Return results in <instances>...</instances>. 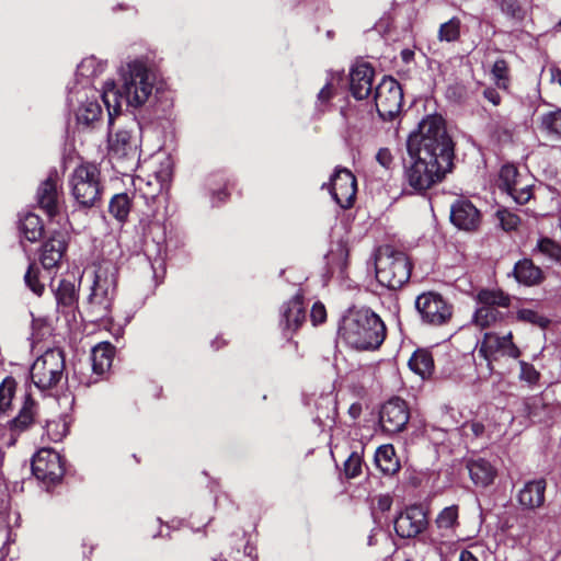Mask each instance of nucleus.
I'll use <instances>...</instances> for the list:
<instances>
[{"label": "nucleus", "instance_id": "36", "mask_svg": "<svg viewBox=\"0 0 561 561\" xmlns=\"http://www.w3.org/2000/svg\"><path fill=\"white\" fill-rule=\"evenodd\" d=\"M55 298L59 306L70 307L76 302L77 289L73 282L61 279L55 289Z\"/></svg>", "mask_w": 561, "mask_h": 561}, {"label": "nucleus", "instance_id": "3", "mask_svg": "<svg viewBox=\"0 0 561 561\" xmlns=\"http://www.w3.org/2000/svg\"><path fill=\"white\" fill-rule=\"evenodd\" d=\"M386 335L383 321L369 308L350 309L339 327L340 340L358 351L378 350Z\"/></svg>", "mask_w": 561, "mask_h": 561}, {"label": "nucleus", "instance_id": "44", "mask_svg": "<svg viewBox=\"0 0 561 561\" xmlns=\"http://www.w3.org/2000/svg\"><path fill=\"white\" fill-rule=\"evenodd\" d=\"M39 271L35 264H31L24 275L26 286L37 296L44 291V285L39 282Z\"/></svg>", "mask_w": 561, "mask_h": 561}, {"label": "nucleus", "instance_id": "26", "mask_svg": "<svg viewBox=\"0 0 561 561\" xmlns=\"http://www.w3.org/2000/svg\"><path fill=\"white\" fill-rule=\"evenodd\" d=\"M435 527L438 530L440 541L445 542L453 539L459 527V508L457 505H450L443 508L436 519Z\"/></svg>", "mask_w": 561, "mask_h": 561}, {"label": "nucleus", "instance_id": "55", "mask_svg": "<svg viewBox=\"0 0 561 561\" xmlns=\"http://www.w3.org/2000/svg\"><path fill=\"white\" fill-rule=\"evenodd\" d=\"M228 197V193L225 188L222 190H219L217 192L213 191V204L216 205V199H218V202H224L226 201Z\"/></svg>", "mask_w": 561, "mask_h": 561}, {"label": "nucleus", "instance_id": "37", "mask_svg": "<svg viewBox=\"0 0 561 561\" xmlns=\"http://www.w3.org/2000/svg\"><path fill=\"white\" fill-rule=\"evenodd\" d=\"M515 318L519 322L529 323L540 329H546L550 324V320L533 308H518Z\"/></svg>", "mask_w": 561, "mask_h": 561}, {"label": "nucleus", "instance_id": "46", "mask_svg": "<svg viewBox=\"0 0 561 561\" xmlns=\"http://www.w3.org/2000/svg\"><path fill=\"white\" fill-rule=\"evenodd\" d=\"M519 367H520V373H519L520 380H523L531 386L536 385L539 381L540 374L534 367V365H531L527 362L520 360Z\"/></svg>", "mask_w": 561, "mask_h": 561}, {"label": "nucleus", "instance_id": "57", "mask_svg": "<svg viewBox=\"0 0 561 561\" xmlns=\"http://www.w3.org/2000/svg\"><path fill=\"white\" fill-rule=\"evenodd\" d=\"M360 405L359 404H353L351 408H350V413L351 415L355 419L357 417L359 414H360Z\"/></svg>", "mask_w": 561, "mask_h": 561}, {"label": "nucleus", "instance_id": "29", "mask_svg": "<svg viewBox=\"0 0 561 561\" xmlns=\"http://www.w3.org/2000/svg\"><path fill=\"white\" fill-rule=\"evenodd\" d=\"M114 346L108 342H103L94 346L91 351L92 371L98 377H102L112 366L114 358Z\"/></svg>", "mask_w": 561, "mask_h": 561}, {"label": "nucleus", "instance_id": "15", "mask_svg": "<svg viewBox=\"0 0 561 561\" xmlns=\"http://www.w3.org/2000/svg\"><path fill=\"white\" fill-rule=\"evenodd\" d=\"M409 420L408 403L399 397H393L385 402L379 412L381 430L391 435L404 431Z\"/></svg>", "mask_w": 561, "mask_h": 561}, {"label": "nucleus", "instance_id": "8", "mask_svg": "<svg viewBox=\"0 0 561 561\" xmlns=\"http://www.w3.org/2000/svg\"><path fill=\"white\" fill-rule=\"evenodd\" d=\"M65 356L59 348L47 350L36 358L31 367V379L41 390H47L58 385L64 377Z\"/></svg>", "mask_w": 561, "mask_h": 561}, {"label": "nucleus", "instance_id": "21", "mask_svg": "<svg viewBox=\"0 0 561 561\" xmlns=\"http://www.w3.org/2000/svg\"><path fill=\"white\" fill-rule=\"evenodd\" d=\"M480 211L467 199L456 201L450 208V221L459 229L476 230L480 225Z\"/></svg>", "mask_w": 561, "mask_h": 561}, {"label": "nucleus", "instance_id": "25", "mask_svg": "<svg viewBox=\"0 0 561 561\" xmlns=\"http://www.w3.org/2000/svg\"><path fill=\"white\" fill-rule=\"evenodd\" d=\"M36 411V402L26 393L18 415L8 423L12 443L18 435L27 431L34 424Z\"/></svg>", "mask_w": 561, "mask_h": 561}, {"label": "nucleus", "instance_id": "51", "mask_svg": "<svg viewBox=\"0 0 561 561\" xmlns=\"http://www.w3.org/2000/svg\"><path fill=\"white\" fill-rule=\"evenodd\" d=\"M46 431L49 438L54 442L61 440L62 437L66 435V424L60 422H47L46 424Z\"/></svg>", "mask_w": 561, "mask_h": 561}, {"label": "nucleus", "instance_id": "17", "mask_svg": "<svg viewBox=\"0 0 561 561\" xmlns=\"http://www.w3.org/2000/svg\"><path fill=\"white\" fill-rule=\"evenodd\" d=\"M170 180L171 170L169 162H167L164 167H161L160 170L154 171L147 178L137 176L134 179L133 184L136 194L149 205L168 187Z\"/></svg>", "mask_w": 561, "mask_h": 561}, {"label": "nucleus", "instance_id": "27", "mask_svg": "<svg viewBox=\"0 0 561 561\" xmlns=\"http://www.w3.org/2000/svg\"><path fill=\"white\" fill-rule=\"evenodd\" d=\"M513 275L519 284L525 286H536L545 279L542 270L535 265L530 259H522L516 262Z\"/></svg>", "mask_w": 561, "mask_h": 561}, {"label": "nucleus", "instance_id": "34", "mask_svg": "<svg viewBox=\"0 0 561 561\" xmlns=\"http://www.w3.org/2000/svg\"><path fill=\"white\" fill-rule=\"evenodd\" d=\"M533 254L541 255L554 263H561V244L548 237H541L538 239Z\"/></svg>", "mask_w": 561, "mask_h": 561}, {"label": "nucleus", "instance_id": "39", "mask_svg": "<svg viewBox=\"0 0 561 561\" xmlns=\"http://www.w3.org/2000/svg\"><path fill=\"white\" fill-rule=\"evenodd\" d=\"M540 125L545 133L561 138V108L542 114Z\"/></svg>", "mask_w": 561, "mask_h": 561}, {"label": "nucleus", "instance_id": "40", "mask_svg": "<svg viewBox=\"0 0 561 561\" xmlns=\"http://www.w3.org/2000/svg\"><path fill=\"white\" fill-rule=\"evenodd\" d=\"M500 187L506 193L514 191V186L520 182L517 168L513 164H504L500 170Z\"/></svg>", "mask_w": 561, "mask_h": 561}, {"label": "nucleus", "instance_id": "30", "mask_svg": "<svg viewBox=\"0 0 561 561\" xmlns=\"http://www.w3.org/2000/svg\"><path fill=\"white\" fill-rule=\"evenodd\" d=\"M467 468L472 482L478 486L485 488L490 485L496 477L495 468L483 458L469 460Z\"/></svg>", "mask_w": 561, "mask_h": 561}, {"label": "nucleus", "instance_id": "23", "mask_svg": "<svg viewBox=\"0 0 561 561\" xmlns=\"http://www.w3.org/2000/svg\"><path fill=\"white\" fill-rule=\"evenodd\" d=\"M375 70L368 64H358L350 72V90L356 100H364L373 91Z\"/></svg>", "mask_w": 561, "mask_h": 561}, {"label": "nucleus", "instance_id": "33", "mask_svg": "<svg viewBox=\"0 0 561 561\" xmlns=\"http://www.w3.org/2000/svg\"><path fill=\"white\" fill-rule=\"evenodd\" d=\"M409 367L422 378L431 376L434 370L432 354L426 350L415 351L409 359Z\"/></svg>", "mask_w": 561, "mask_h": 561}, {"label": "nucleus", "instance_id": "32", "mask_svg": "<svg viewBox=\"0 0 561 561\" xmlns=\"http://www.w3.org/2000/svg\"><path fill=\"white\" fill-rule=\"evenodd\" d=\"M375 462L377 467L386 474H393L400 468L394 448L390 444L382 445L377 448L375 453Z\"/></svg>", "mask_w": 561, "mask_h": 561}, {"label": "nucleus", "instance_id": "31", "mask_svg": "<svg viewBox=\"0 0 561 561\" xmlns=\"http://www.w3.org/2000/svg\"><path fill=\"white\" fill-rule=\"evenodd\" d=\"M21 236L30 242L37 241L44 232V226L39 216L27 213L19 220Z\"/></svg>", "mask_w": 561, "mask_h": 561}, {"label": "nucleus", "instance_id": "19", "mask_svg": "<svg viewBox=\"0 0 561 561\" xmlns=\"http://www.w3.org/2000/svg\"><path fill=\"white\" fill-rule=\"evenodd\" d=\"M306 320V308L304 296L297 293L290 300L285 302L280 309V327L284 333H294Z\"/></svg>", "mask_w": 561, "mask_h": 561}, {"label": "nucleus", "instance_id": "59", "mask_svg": "<svg viewBox=\"0 0 561 561\" xmlns=\"http://www.w3.org/2000/svg\"><path fill=\"white\" fill-rule=\"evenodd\" d=\"M154 263H158L160 267L163 265V261H162V260H158V259H156V260H154Z\"/></svg>", "mask_w": 561, "mask_h": 561}, {"label": "nucleus", "instance_id": "52", "mask_svg": "<svg viewBox=\"0 0 561 561\" xmlns=\"http://www.w3.org/2000/svg\"><path fill=\"white\" fill-rule=\"evenodd\" d=\"M376 161L386 170H391L394 158L388 148H380L376 154Z\"/></svg>", "mask_w": 561, "mask_h": 561}, {"label": "nucleus", "instance_id": "35", "mask_svg": "<svg viewBox=\"0 0 561 561\" xmlns=\"http://www.w3.org/2000/svg\"><path fill=\"white\" fill-rule=\"evenodd\" d=\"M131 208V201L127 193L115 194L108 204L110 214L121 224L127 221Z\"/></svg>", "mask_w": 561, "mask_h": 561}, {"label": "nucleus", "instance_id": "58", "mask_svg": "<svg viewBox=\"0 0 561 561\" xmlns=\"http://www.w3.org/2000/svg\"><path fill=\"white\" fill-rule=\"evenodd\" d=\"M471 430L478 436V435H480L483 432L484 427L480 423H473L471 425Z\"/></svg>", "mask_w": 561, "mask_h": 561}, {"label": "nucleus", "instance_id": "48", "mask_svg": "<svg viewBox=\"0 0 561 561\" xmlns=\"http://www.w3.org/2000/svg\"><path fill=\"white\" fill-rule=\"evenodd\" d=\"M362 471V458L353 453L344 462V472L347 478H355Z\"/></svg>", "mask_w": 561, "mask_h": 561}, {"label": "nucleus", "instance_id": "41", "mask_svg": "<svg viewBox=\"0 0 561 561\" xmlns=\"http://www.w3.org/2000/svg\"><path fill=\"white\" fill-rule=\"evenodd\" d=\"M16 381L13 377H7L0 383V412H7L15 393Z\"/></svg>", "mask_w": 561, "mask_h": 561}, {"label": "nucleus", "instance_id": "61", "mask_svg": "<svg viewBox=\"0 0 561 561\" xmlns=\"http://www.w3.org/2000/svg\"><path fill=\"white\" fill-rule=\"evenodd\" d=\"M217 343H218V339H216L215 341H213V345H214V346H216V348H219L220 346H219V345H217Z\"/></svg>", "mask_w": 561, "mask_h": 561}, {"label": "nucleus", "instance_id": "16", "mask_svg": "<svg viewBox=\"0 0 561 561\" xmlns=\"http://www.w3.org/2000/svg\"><path fill=\"white\" fill-rule=\"evenodd\" d=\"M356 179L345 168H336L330 179L329 191L334 202L342 208H350L356 195Z\"/></svg>", "mask_w": 561, "mask_h": 561}, {"label": "nucleus", "instance_id": "28", "mask_svg": "<svg viewBox=\"0 0 561 561\" xmlns=\"http://www.w3.org/2000/svg\"><path fill=\"white\" fill-rule=\"evenodd\" d=\"M106 61L98 59L94 56L87 57L77 67V83L78 87H92L91 79L101 76L106 69Z\"/></svg>", "mask_w": 561, "mask_h": 561}, {"label": "nucleus", "instance_id": "50", "mask_svg": "<svg viewBox=\"0 0 561 561\" xmlns=\"http://www.w3.org/2000/svg\"><path fill=\"white\" fill-rule=\"evenodd\" d=\"M502 13L510 18H519L522 15V8L518 0H496Z\"/></svg>", "mask_w": 561, "mask_h": 561}, {"label": "nucleus", "instance_id": "47", "mask_svg": "<svg viewBox=\"0 0 561 561\" xmlns=\"http://www.w3.org/2000/svg\"><path fill=\"white\" fill-rule=\"evenodd\" d=\"M334 96L333 87L328 82L318 93L317 96V110L319 112H325L329 107L330 101Z\"/></svg>", "mask_w": 561, "mask_h": 561}, {"label": "nucleus", "instance_id": "42", "mask_svg": "<svg viewBox=\"0 0 561 561\" xmlns=\"http://www.w3.org/2000/svg\"><path fill=\"white\" fill-rule=\"evenodd\" d=\"M460 25L461 22L458 18H451L440 25L438 38L448 43L457 41L460 36Z\"/></svg>", "mask_w": 561, "mask_h": 561}, {"label": "nucleus", "instance_id": "9", "mask_svg": "<svg viewBox=\"0 0 561 561\" xmlns=\"http://www.w3.org/2000/svg\"><path fill=\"white\" fill-rule=\"evenodd\" d=\"M99 96L102 98V93L100 94L93 87L73 85L69 88L68 103L73 107L79 125L89 127L100 119L102 107Z\"/></svg>", "mask_w": 561, "mask_h": 561}, {"label": "nucleus", "instance_id": "49", "mask_svg": "<svg viewBox=\"0 0 561 561\" xmlns=\"http://www.w3.org/2000/svg\"><path fill=\"white\" fill-rule=\"evenodd\" d=\"M514 191L511 190L507 192V194L510 196H512V198L519 205H524L526 204L530 198H531V186L526 184V185H520L517 184L516 186H514Z\"/></svg>", "mask_w": 561, "mask_h": 561}, {"label": "nucleus", "instance_id": "45", "mask_svg": "<svg viewBox=\"0 0 561 561\" xmlns=\"http://www.w3.org/2000/svg\"><path fill=\"white\" fill-rule=\"evenodd\" d=\"M496 217L500 221L501 227L505 231L515 230L520 224L519 217L505 208L499 209L496 211Z\"/></svg>", "mask_w": 561, "mask_h": 561}, {"label": "nucleus", "instance_id": "12", "mask_svg": "<svg viewBox=\"0 0 561 561\" xmlns=\"http://www.w3.org/2000/svg\"><path fill=\"white\" fill-rule=\"evenodd\" d=\"M520 354V350L513 342L512 332H508L505 335H499L494 332H485L478 348V355L486 360L488 375L492 374V363L496 359L497 355L516 359Z\"/></svg>", "mask_w": 561, "mask_h": 561}, {"label": "nucleus", "instance_id": "24", "mask_svg": "<svg viewBox=\"0 0 561 561\" xmlns=\"http://www.w3.org/2000/svg\"><path fill=\"white\" fill-rule=\"evenodd\" d=\"M546 489L547 482L543 478L525 482L517 493L518 504L529 511L540 508L545 504Z\"/></svg>", "mask_w": 561, "mask_h": 561}, {"label": "nucleus", "instance_id": "18", "mask_svg": "<svg viewBox=\"0 0 561 561\" xmlns=\"http://www.w3.org/2000/svg\"><path fill=\"white\" fill-rule=\"evenodd\" d=\"M428 525L427 514L421 505H411L394 519V530L401 538H414Z\"/></svg>", "mask_w": 561, "mask_h": 561}, {"label": "nucleus", "instance_id": "10", "mask_svg": "<svg viewBox=\"0 0 561 561\" xmlns=\"http://www.w3.org/2000/svg\"><path fill=\"white\" fill-rule=\"evenodd\" d=\"M479 307L476 309L472 321L481 329L489 328L504 319V313L497 307L507 308L511 298L501 289H481L476 296Z\"/></svg>", "mask_w": 561, "mask_h": 561}, {"label": "nucleus", "instance_id": "56", "mask_svg": "<svg viewBox=\"0 0 561 561\" xmlns=\"http://www.w3.org/2000/svg\"><path fill=\"white\" fill-rule=\"evenodd\" d=\"M459 561H479V560L471 551L465 549L459 554Z\"/></svg>", "mask_w": 561, "mask_h": 561}, {"label": "nucleus", "instance_id": "22", "mask_svg": "<svg viewBox=\"0 0 561 561\" xmlns=\"http://www.w3.org/2000/svg\"><path fill=\"white\" fill-rule=\"evenodd\" d=\"M38 206L48 217L58 214V173L51 171L47 179L43 181L36 193Z\"/></svg>", "mask_w": 561, "mask_h": 561}, {"label": "nucleus", "instance_id": "6", "mask_svg": "<svg viewBox=\"0 0 561 561\" xmlns=\"http://www.w3.org/2000/svg\"><path fill=\"white\" fill-rule=\"evenodd\" d=\"M412 264L408 255L391 245L381 247L376 255V278L388 289L401 288L411 276Z\"/></svg>", "mask_w": 561, "mask_h": 561}, {"label": "nucleus", "instance_id": "2", "mask_svg": "<svg viewBox=\"0 0 561 561\" xmlns=\"http://www.w3.org/2000/svg\"><path fill=\"white\" fill-rule=\"evenodd\" d=\"M117 73L118 87L114 81H108L102 91L110 128L114 126V116L121 113L123 102L127 107H141L150 100L157 85L154 65L147 56L126 58L118 67Z\"/></svg>", "mask_w": 561, "mask_h": 561}, {"label": "nucleus", "instance_id": "11", "mask_svg": "<svg viewBox=\"0 0 561 561\" xmlns=\"http://www.w3.org/2000/svg\"><path fill=\"white\" fill-rule=\"evenodd\" d=\"M376 110L383 121H392L401 111L403 91L400 83L391 78L383 77L375 89Z\"/></svg>", "mask_w": 561, "mask_h": 561}, {"label": "nucleus", "instance_id": "43", "mask_svg": "<svg viewBox=\"0 0 561 561\" xmlns=\"http://www.w3.org/2000/svg\"><path fill=\"white\" fill-rule=\"evenodd\" d=\"M491 73L499 88L506 89L508 84V65L505 59H496Z\"/></svg>", "mask_w": 561, "mask_h": 561}, {"label": "nucleus", "instance_id": "4", "mask_svg": "<svg viewBox=\"0 0 561 561\" xmlns=\"http://www.w3.org/2000/svg\"><path fill=\"white\" fill-rule=\"evenodd\" d=\"M141 127L134 119L108 133V156L114 168L122 175L131 174L140 161Z\"/></svg>", "mask_w": 561, "mask_h": 561}, {"label": "nucleus", "instance_id": "54", "mask_svg": "<svg viewBox=\"0 0 561 561\" xmlns=\"http://www.w3.org/2000/svg\"><path fill=\"white\" fill-rule=\"evenodd\" d=\"M483 96L491 102L493 105H499L501 103V95L500 93L493 89L488 88L483 91Z\"/></svg>", "mask_w": 561, "mask_h": 561}, {"label": "nucleus", "instance_id": "1", "mask_svg": "<svg viewBox=\"0 0 561 561\" xmlns=\"http://www.w3.org/2000/svg\"><path fill=\"white\" fill-rule=\"evenodd\" d=\"M411 163L404 168L409 193H424L453 169L454 142L440 115H427L407 141Z\"/></svg>", "mask_w": 561, "mask_h": 561}, {"label": "nucleus", "instance_id": "20", "mask_svg": "<svg viewBox=\"0 0 561 561\" xmlns=\"http://www.w3.org/2000/svg\"><path fill=\"white\" fill-rule=\"evenodd\" d=\"M67 250V238L62 232H54L42 245L39 261L44 270L50 273L61 261Z\"/></svg>", "mask_w": 561, "mask_h": 561}, {"label": "nucleus", "instance_id": "7", "mask_svg": "<svg viewBox=\"0 0 561 561\" xmlns=\"http://www.w3.org/2000/svg\"><path fill=\"white\" fill-rule=\"evenodd\" d=\"M70 186L73 198L81 207L95 206L102 194L100 170L95 164H80L71 174Z\"/></svg>", "mask_w": 561, "mask_h": 561}, {"label": "nucleus", "instance_id": "5", "mask_svg": "<svg viewBox=\"0 0 561 561\" xmlns=\"http://www.w3.org/2000/svg\"><path fill=\"white\" fill-rule=\"evenodd\" d=\"M117 287V267L112 262L100 263L94 271L87 302L90 321L111 320Z\"/></svg>", "mask_w": 561, "mask_h": 561}, {"label": "nucleus", "instance_id": "53", "mask_svg": "<svg viewBox=\"0 0 561 561\" xmlns=\"http://www.w3.org/2000/svg\"><path fill=\"white\" fill-rule=\"evenodd\" d=\"M310 318L314 325L323 323L327 319L325 307L321 302L313 304Z\"/></svg>", "mask_w": 561, "mask_h": 561}, {"label": "nucleus", "instance_id": "38", "mask_svg": "<svg viewBox=\"0 0 561 561\" xmlns=\"http://www.w3.org/2000/svg\"><path fill=\"white\" fill-rule=\"evenodd\" d=\"M488 131L496 140H502L511 136V124L505 116L492 115L489 123L486 124Z\"/></svg>", "mask_w": 561, "mask_h": 561}, {"label": "nucleus", "instance_id": "60", "mask_svg": "<svg viewBox=\"0 0 561 561\" xmlns=\"http://www.w3.org/2000/svg\"><path fill=\"white\" fill-rule=\"evenodd\" d=\"M412 53H407V51H403V59L407 60V57H409V55H411Z\"/></svg>", "mask_w": 561, "mask_h": 561}, {"label": "nucleus", "instance_id": "13", "mask_svg": "<svg viewBox=\"0 0 561 561\" xmlns=\"http://www.w3.org/2000/svg\"><path fill=\"white\" fill-rule=\"evenodd\" d=\"M415 308L424 323L435 327L446 324L453 316V305L434 291L417 296Z\"/></svg>", "mask_w": 561, "mask_h": 561}, {"label": "nucleus", "instance_id": "14", "mask_svg": "<svg viewBox=\"0 0 561 561\" xmlns=\"http://www.w3.org/2000/svg\"><path fill=\"white\" fill-rule=\"evenodd\" d=\"M32 472L44 483L58 482L65 474L60 455L50 448L39 449L32 459Z\"/></svg>", "mask_w": 561, "mask_h": 561}]
</instances>
